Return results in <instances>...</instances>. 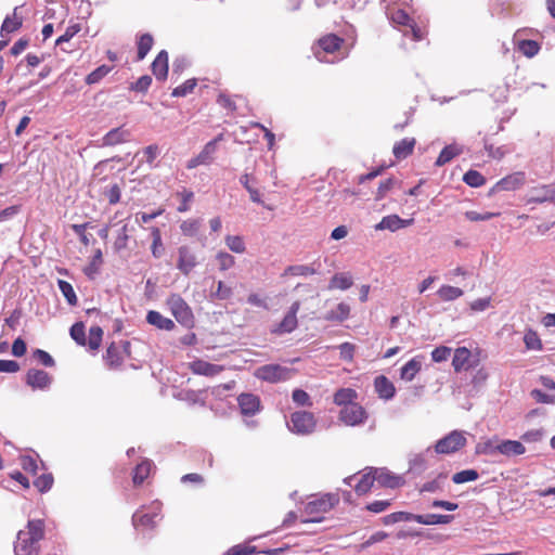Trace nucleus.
<instances>
[{
	"mask_svg": "<svg viewBox=\"0 0 555 555\" xmlns=\"http://www.w3.org/2000/svg\"><path fill=\"white\" fill-rule=\"evenodd\" d=\"M44 537V522L41 519L28 520L24 530H20L14 543L15 555H38L39 542Z\"/></svg>",
	"mask_w": 555,
	"mask_h": 555,
	"instance_id": "1",
	"label": "nucleus"
},
{
	"mask_svg": "<svg viewBox=\"0 0 555 555\" xmlns=\"http://www.w3.org/2000/svg\"><path fill=\"white\" fill-rule=\"evenodd\" d=\"M339 503V496L335 493H326L320 498L309 501L305 506L307 515L312 516L307 521H321L322 517H318L319 514H324L333 509Z\"/></svg>",
	"mask_w": 555,
	"mask_h": 555,
	"instance_id": "2",
	"label": "nucleus"
},
{
	"mask_svg": "<svg viewBox=\"0 0 555 555\" xmlns=\"http://www.w3.org/2000/svg\"><path fill=\"white\" fill-rule=\"evenodd\" d=\"M291 431L298 435H309L313 433L317 426L314 414L308 411H296L292 413L288 422Z\"/></svg>",
	"mask_w": 555,
	"mask_h": 555,
	"instance_id": "3",
	"label": "nucleus"
},
{
	"mask_svg": "<svg viewBox=\"0 0 555 555\" xmlns=\"http://www.w3.org/2000/svg\"><path fill=\"white\" fill-rule=\"evenodd\" d=\"M294 369L285 367L280 364H267L257 369L255 375L257 378L269 382H285L293 377Z\"/></svg>",
	"mask_w": 555,
	"mask_h": 555,
	"instance_id": "4",
	"label": "nucleus"
},
{
	"mask_svg": "<svg viewBox=\"0 0 555 555\" xmlns=\"http://www.w3.org/2000/svg\"><path fill=\"white\" fill-rule=\"evenodd\" d=\"M167 305L176 318V320L186 326L191 327L194 323V315L189 305L181 298V296L173 294L168 300Z\"/></svg>",
	"mask_w": 555,
	"mask_h": 555,
	"instance_id": "5",
	"label": "nucleus"
},
{
	"mask_svg": "<svg viewBox=\"0 0 555 555\" xmlns=\"http://www.w3.org/2000/svg\"><path fill=\"white\" fill-rule=\"evenodd\" d=\"M526 204H555V184H539L528 190L524 197Z\"/></svg>",
	"mask_w": 555,
	"mask_h": 555,
	"instance_id": "6",
	"label": "nucleus"
},
{
	"mask_svg": "<svg viewBox=\"0 0 555 555\" xmlns=\"http://www.w3.org/2000/svg\"><path fill=\"white\" fill-rule=\"evenodd\" d=\"M160 511L162 504L159 502L153 503L149 511L144 507L137 511L132 516L133 525L144 529H153L156 526Z\"/></svg>",
	"mask_w": 555,
	"mask_h": 555,
	"instance_id": "7",
	"label": "nucleus"
},
{
	"mask_svg": "<svg viewBox=\"0 0 555 555\" xmlns=\"http://www.w3.org/2000/svg\"><path fill=\"white\" fill-rule=\"evenodd\" d=\"M130 348L131 346L128 340L121 341V344L112 343L107 347L106 353L104 356L106 364L111 369L119 367L122 364L125 357L130 356Z\"/></svg>",
	"mask_w": 555,
	"mask_h": 555,
	"instance_id": "8",
	"label": "nucleus"
},
{
	"mask_svg": "<svg viewBox=\"0 0 555 555\" xmlns=\"http://www.w3.org/2000/svg\"><path fill=\"white\" fill-rule=\"evenodd\" d=\"M466 444V438L461 431H452L438 440L435 450L440 454H450L461 450Z\"/></svg>",
	"mask_w": 555,
	"mask_h": 555,
	"instance_id": "9",
	"label": "nucleus"
},
{
	"mask_svg": "<svg viewBox=\"0 0 555 555\" xmlns=\"http://www.w3.org/2000/svg\"><path fill=\"white\" fill-rule=\"evenodd\" d=\"M367 418L365 409L359 403H353L341 408L339 412V420L348 426H359Z\"/></svg>",
	"mask_w": 555,
	"mask_h": 555,
	"instance_id": "10",
	"label": "nucleus"
},
{
	"mask_svg": "<svg viewBox=\"0 0 555 555\" xmlns=\"http://www.w3.org/2000/svg\"><path fill=\"white\" fill-rule=\"evenodd\" d=\"M222 139H223V135L219 134L214 140L207 142L197 156L188 160L186 168L193 169L199 165H209L210 163H212L214 155L216 154L217 149H218L217 144Z\"/></svg>",
	"mask_w": 555,
	"mask_h": 555,
	"instance_id": "11",
	"label": "nucleus"
},
{
	"mask_svg": "<svg viewBox=\"0 0 555 555\" xmlns=\"http://www.w3.org/2000/svg\"><path fill=\"white\" fill-rule=\"evenodd\" d=\"M375 481L380 488L396 489L404 485V479L385 467H374Z\"/></svg>",
	"mask_w": 555,
	"mask_h": 555,
	"instance_id": "12",
	"label": "nucleus"
},
{
	"mask_svg": "<svg viewBox=\"0 0 555 555\" xmlns=\"http://www.w3.org/2000/svg\"><path fill=\"white\" fill-rule=\"evenodd\" d=\"M197 258L195 253L188 246H181L178 249L177 268L182 274H190L197 266Z\"/></svg>",
	"mask_w": 555,
	"mask_h": 555,
	"instance_id": "13",
	"label": "nucleus"
},
{
	"mask_svg": "<svg viewBox=\"0 0 555 555\" xmlns=\"http://www.w3.org/2000/svg\"><path fill=\"white\" fill-rule=\"evenodd\" d=\"M344 40L340 37L333 34L322 37L318 42L319 50L315 51L317 59L321 62H327V60L322 56V53H334L339 50Z\"/></svg>",
	"mask_w": 555,
	"mask_h": 555,
	"instance_id": "14",
	"label": "nucleus"
},
{
	"mask_svg": "<svg viewBox=\"0 0 555 555\" xmlns=\"http://www.w3.org/2000/svg\"><path fill=\"white\" fill-rule=\"evenodd\" d=\"M189 369L193 374L214 377L220 374L224 370V366L197 359L189 363Z\"/></svg>",
	"mask_w": 555,
	"mask_h": 555,
	"instance_id": "15",
	"label": "nucleus"
},
{
	"mask_svg": "<svg viewBox=\"0 0 555 555\" xmlns=\"http://www.w3.org/2000/svg\"><path fill=\"white\" fill-rule=\"evenodd\" d=\"M241 413L246 416H253L261 408L260 399L254 393H241L237 398Z\"/></svg>",
	"mask_w": 555,
	"mask_h": 555,
	"instance_id": "16",
	"label": "nucleus"
},
{
	"mask_svg": "<svg viewBox=\"0 0 555 555\" xmlns=\"http://www.w3.org/2000/svg\"><path fill=\"white\" fill-rule=\"evenodd\" d=\"M413 223V219H401L398 215L385 216L376 225L375 230H389L395 232Z\"/></svg>",
	"mask_w": 555,
	"mask_h": 555,
	"instance_id": "17",
	"label": "nucleus"
},
{
	"mask_svg": "<svg viewBox=\"0 0 555 555\" xmlns=\"http://www.w3.org/2000/svg\"><path fill=\"white\" fill-rule=\"evenodd\" d=\"M526 182V175L522 171H517L502 178L496 182L495 189L501 191H515L522 186Z\"/></svg>",
	"mask_w": 555,
	"mask_h": 555,
	"instance_id": "18",
	"label": "nucleus"
},
{
	"mask_svg": "<svg viewBox=\"0 0 555 555\" xmlns=\"http://www.w3.org/2000/svg\"><path fill=\"white\" fill-rule=\"evenodd\" d=\"M131 132L124 128V127H117L112 130H109L103 138H102V146H114L120 143L128 142L130 140Z\"/></svg>",
	"mask_w": 555,
	"mask_h": 555,
	"instance_id": "19",
	"label": "nucleus"
},
{
	"mask_svg": "<svg viewBox=\"0 0 555 555\" xmlns=\"http://www.w3.org/2000/svg\"><path fill=\"white\" fill-rule=\"evenodd\" d=\"M23 25V16L20 13V7H15L11 15H7L2 22L0 35L5 37L17 31Z\"/></svg>",
	"mask_w": 555,
	"mask_h": 555,
	"instance_id": "20",
	"label": "nucleus"
},
{
	"mask_svg": "<svg viewBox=\"0 0 555 555\" xmlns=\"http://www.w3.org/2000/svg\"><path fill=\"white\" fill-rule=\"evenodd\" d=\"M299 306L300 305L298 301H295L292 305L289 311L285 314V317L283 318V320L278 325V328L274 332L279 334L291 333L297 327V312L299 310Z\"/></svg>",
	"mask_w": 555,
	"mask_h": 555,
	"instance_id": "21",
	"label": "nucleus"
},
{
	"mask_svg": "<svg viewBox=\"0 0 555 555\" xmlns=\"http://www.w3.org/2000/svg\"><path fill=\"white\" fill-rule=\"evenodd\" d=\"M26 383L33 389H46L51 383V377L42 370L31 369L26 374Z\"/></svg>",
	"mask_w": 555,
	"mask_h": 555,
	"instance_id": "22",
	"label": "nucleus"
},
{
	"mask_svg": "<svg viewBox=\"0 0 555 555\" xmlns=\"http://www.w3.org/2000/svg\"><path fill=\"white\" fill-rule=\"evenodd\" d=\"M374 467H366L363 473L358 478L357 483L354 485V491L358 495L367 494L374 486L375 474L373 473Z\"/></svg>",
	"mask_w": 555,
	"mask_h": 555,
	"instance_id": "23",
	"label": "nucleus"
},
{
	"mask_svg": "<svg viewBox=\"0 0 555 555\" xmlns=\"http://www.w3.org/2000/svg\"><path fill=\"white\" fill-rule=\"evenodd\" d=\"M153 75L157 80H165L168 75V53L162 50L151 65Z\"/></svg>",
	"mask_w": 555,
	"mask_h": 555,
	"instance_id": "24",
	"label": "nucleus"
},
{
	"mask_svg": "<svg viewBox=\"0 0 555 555\" xmlns=\"http://www.w3.org/2000/svg\"><path fill=\"white\" fill-rule=\"evenodd\" d=\"M472 352L466 347L456 348L452 359V366L455 372L468 370L470 367Z\"/></svg>",
	"mask_w": 555,
	"mask_h": 555,
	"instance_id": "25",
	"label": "nucleus"
},
{
	"mask_svg": "<svg viewBox=\"0 0 555 555\" xmlns=\"http://www.w3.org/2000/svg\"><path fill=\"white\" fill-rule=\"evenodd\" d=\"M374 388L378 397L385 400L391 399L396 392L393 384L384 375H379L375 378Z\"/></svg>",
	"mask_w": 555,
	"mask_h": 555,
	"instance_id": "26",
	"label": "nucleus"
},
{
	"mask_svg": "<svg viewBox=\"0 0 555 555\" xmlns=\"http://www.w3.org/2000/svg\"><path fill=\"white\" fill-rule=\"evenodd\" d=\"M496 449L505 456L521 455L526 452L524 444L517 440H502L498 442Z\"/></svg>",
	"mask_w": 555,
	"mask_h": 555,
	"instance_id": "27",
	"label": "nucleus"
},
{
	"mask_svg": "<svg viewBox=\"0 0 555 555\" xmlns=\"http://www.w3.org/2000/svg\"><path fill=\"white\" fill-rule=\"evenodd\" d=\"M129 228L127 223H124L114 241L113 249L114 253L124 256L128 251V244L130 241Z\"/></svg>",
	"mask_w": 555,
	"mask_h": 555,
	"instance_id": "28",
	"label": "nucleus"
},
{
	"mask_svg": "<svg viewBox=\"0 0 555 555\" xmlns=\"http://www.w3.org/2000/svg\"><path fill=\"white\" fill-rule=\"evenodd\" d=\"M414 138H404L393 145L392 153L397 159H404L413 153L415 146Z\"/></svg>",
	"mask_w": 555,
	"mask_h": 555,
	"instance_id": "29",
	"label": "nucleus"
},
{
	"mask_svg": "<svg viewBox=\"0 0 555 555\" xmlns=\"http://www.w3.org/2000/svg\"><path fill=\"white\" fill-rule=\"evenodd\" d=\"M351 308L346 302H339L334 309L327 311L324 315V320L330 322H343L350 315Z\"/></svg>",
	"mask_w": 555,
	"mask_h": 555,
	"instance_id": "30",
	"label": "nucleus"
},
{
	"mask_svg": "<svg viewBox=\"0 0 555 555\" xmlns=\"http://www.w3.org/2000/svg\"><path fill=\"white\" fill-rule=\"evenodd\" d=\"M146 321L159 330L171 331L175 328L172 320L164 317L158 311L151 310L147 312Z\"/></svg>",
	"mask_w": 555,
	"mask_h": 555,
	"instance_id": "31",
	"label": "nucleus"
},
{
	"mask_svg": "<svg viewBox=\"0 0 555 555\" xmlns=\"http://www.w3.org/2000/svg\"><path fill=\"white\" fill-rule=\"evenodd\" d=\"M153 463L150 460H143L139 463L132 474V481L134 486H140L144 482L145 479L150 476L152 472Z\"/></svg>",
	"mask_w": 555,
	"mask_h": 555,
	"instance_id": "32",
	"label": "nucleus"
},
{
	"mask_svg": "<svg viewBox=\"0 0 555 555\" xmlns=\"http://www.w3.org/2000/svg\"><path fill=\"white\" fill-rule=\"evenodd\" d=\"M358 393L352 388H340L334 393V403L336 405L346 408V405L356 403Z\"/></svg>",
	"mask_w": 555,
	"mask_h": 555,
	"instance_id": "33",
	"label": "nucleus"
},
{
	"mask_svg": "<svg viewBox=\"0 0 555 555\" xmlns=\"http://www.w3.org/2000/svg\"><path fill=\"white\" fill-rule=\"evenodd\" d=\"M453 515L426 514L416 515L415 521L422 525H446L453 520Z\"/></svg>",
	"mask_w": 555,
	"mask_h": 555,
	"instance_id": "34",
	"label": "nucleus"
},
{
	"mask_svg": "<svg viewBox=\"0 0 555 555\" xmlns=\"http://www.w3.org/2000/svg\"><path fill=\"white\" fill-rule=\"evenodd\" d=\"M461 154V149H459L455 144L447 145L440 152L438 158L436 159L435 165L441 167L449 162H451L455 156Z\"/></svg>",
	"mask_w": 555,
	"mask_h": 555,
	"instance_id": "35",
	"label": "nucleus"
},
{
	"mask_svg": "<svg viewBox=\"0 0 555 555\" xmlns=\"http://www.w3.org/2000/svg\"><path fill=\"white\" fill-rule=\"evenodd\" d=\"M422 363L417 359H411L401 369V378L411 382L415 375L421 371Z\"/></svg>",
	"mask_w": 555,
	"mask_h": 555,
	"instance_id": "36",
	"label": "nucleus"
},
{
	"mask_svg": "<svg viewBox=\"0 0 555 555\" xmlns=\"http://www.w3.org/2000/svg\"><path fill=\"white\" fill-rule=\"evenodd\" d=\"M151 235H152V245H151L152 255L155 258H160L165 253V247H164V244L162 241L160 230L156 227H153L151 229Z\"/></svg>",
	"mask_w": 555,
	"mask_h": 555,
	"instance_id": "37",
	"label": "nucleus"
},
{
	"mask_svg": "<svg viewBox=\"0 0 555 555\" xmlns=\"http://www.w3.org/2000/svg\"><path fill=\"white\" fill-rule=\"evenodd\" d=\"M202 227V219L194 218L188 219L181 222L180 230L181 233L185 236L193 237L196 236Z\"/></svg>",
	"mask_w": 555,
	"mask_h": 555,
	"instance_id": "38",
	"label": "nucleus"
},
{
	"mask_svg": "<svg viewBox=\"0 0 555 555\" xmlns=\"http://www.w3.org/2000/svg\"><path fill=\"white\" fill-rule=\"evenodd\" d=\"M154 39L151 34H143L138 40V61H142L151 51Z\"/></svg>",
	"mask_w": 555,
	"mask_h": 555,
	"instance_id": "39",
	"label": "nucleus"
},
{
	"mask_svg": "<svg viewBox=\"0 0 555 555\" xmlns=\"http://www.w3.org/2000/svg\"><path fill=\"white\" fill-rule=\"evenodd\" d=\"M416 514L408 512H396L383 517L382 522L386 526L392 525L400 521H415Z\"/></svg>",
	"mask_w": 555,
	"mask_h": 555,
	"instance_id": "40",
	"label": "nucleus"
},
{
	"mask_svg": "<svg viewBox=\"0 0 555 555\" xmlns=\"http://www.w3.org/2000/svg\"><path fill=\"white\" fill-rule=\"evenodd\" d=\"M498 442L500 441L496 438L478 442L476 444L475 451L477 454L495 455L499 453V450L496 449Z\"/></svg>",
	"mask_w": 555,
	"mask_h": 555,
	"instance_id": "41",
	"label": "nucleus"
},
{
	"mask_svg": "<svg viewBox=\"0 0 555 555\" xmlns=\"http://www.w3.org/2000/svg\"><path fill=\"white\" fill-rule=\"evenodd\" d=\"M317 274L315 269L308 264H295L285 270L284 275L288 276H308Z\"/></svg>",
	"mask_w": 555,
	"mask_h": 555,
	"instance_id": "42",
	"label": "nucleus"
},
{
	"mask_svg": "<svg viewBox=\"0 0 555 555\" xmlns=\"http://www.w3.org/2000/svg\"><path fill=\"white\" fill-rule=\"evenodd\" d=\"M59 287L65 297L67 304L72 307L77 306L78 298L76 296V293L72 286L66 280H59Z\"/></svg>",
	"mask_w": 555,
	"mask_h": 555,
	"instance_id": "43",
	"label": "nucleus"
},
{
	"mask_svg": "<svg viewBox=\"0 0 555 555\" xmlns=\"http://www.w3.org/2000/svg\"><path fill=\"white\" fill-rule=\"evenodd\" d=\"M103 330L100 326H92L89 331L87 345L90 350H98L101 346Z\"/></svg>",
	"mask_w": 555,
	"mask_h": 555,
	"instance_id": "44",
	"label": "nucleus"
},
{
	"mask_svg": "<svg viewBox=\"0 0 555 555\" xmlns=\"http://www.w3.org/2000/svg\"><path fill=\"white\" fill-rule=\"evenodd\" d=\"M85 324L82 322H76L70 327V337L80 346H87V337L85 331Z\"/></svg>",
	"mask_w": 555,
	"mask_h": 555,
	"instance_id": "45",
	"label": "nucleus"
},
{
	"mask_svg": "<svg viewBox=\"0 0 555 555\" xmlns=\"http://www.w3.org/2000/svg\"><path fill=\"white\" fill-rule=\"evenodd\" d=\"M479 477V474L476 469H464L459 473H455L452 476V481L456 485L475 481Z\"/></svg>",
	"mask_w": 555,
	"mask_h": 555,
	"instance_id": "46",
	"label": "nucleus"
},
{
	"mask_svg": "<svg viewBox=\"0 0 555 555\" xmlns=\"http://www.w3.org/2000/svg\"><path fill=\"white\" fill-rule=\"evenodd\" d=\"M224 242L228 248L233 253L242 254L246 249L244 240L240 235H227Z\"/></svg>",
	"mask_w": 555,
	"mask_h": 555,
	"instance_id": "47",
	"label": "nucleus"
},
{
	"mask_svg": "<svg viewBox=\"0 0 555 555\" xmlns=\"http://www.w3.org/2000/svg\"><path fill=\"white\" fill-rule=\"evenodd\" d=\"M54 482L52 474L44 473L34 480V486L41 493L49 491Z\"/></svg>",
	"mask_w": 555,
	"mask_h": 555,
	"instance_id": "48",
	"label": "nucleus"
},
{
	"mask_svg": "<svg viewBox=\"0 0 555 555\" xmlns=\"http://www.w3.org/2000/svg\"><path fill=\"white\" fill-rule=\"evenodd\" d=\"M463 181L472 188H479L486 183L485 177L477 170H468L464 175Z\"/></svg>",
	"mask_w": 555,
	"mask_h": 555,
	"instance_id": "49",
	"label": "nucleus"
},
{
	"mask_svg": "<svg viewBox=\"0 0 555 555\" xmlns=\"http://www.w3.org/2000/svg\"><path fill=\"white\" fill-rule=\"evenodd\" d=\"M524 343H525L527 349H530V350H541L542 349V341H541L538 333L532 330H528L525 333Z\"/></svg>",
	"mask_w": 555,
	"mask_h": 555,
	"instance_id": "50",
	"label": "nucleus"
},
{
	"mask_svg": "<svg viewBox=\"0 0 555 555\" xmlns=\"http://www.w3.org/2000/svg\"><path fill=\"white\" fill-rule=\"evenodd\" d=\"M518 48H519V51L528 57H532V56L537 55L540 50V46L538 44V42L533 41V40H529V39L521 40L519 42Z\"/></svg>",
	"mask_w": 555,
	"mask_h": 555,
	"instance_id": "51",
	"label": "nucleus"
},
{
	"mask_svg": "<svg viewBox=\"0 0 555 555\" xmlns=\"http://www.w3.org/2000/svg\"><path fill=\"white\" fill-rule=\"evenodd\" d=\"M111 72V67L107 65H101L94 70H92L87 77L86 82L88 85L98 83L102 78H104Z\"/></svg>",
	"mask_w": 555,
	"mask_h": 555,
	"instance_id": "52",
	"label": "nucleus"
},
{
	"mask_svg": "<svg viewBox=\"0 0 555 555\" xmlns=\"http://www.w3.org/2000/svg\"><path fill=\"white\" fill-rule=\"evenodd\" d=\"M196 87V79H188L182 85L178 86L172 90L171 95L176 98L185 96L193 92L194 88Z\"/></svg>",
	"mask_w": 555,
	"mask_h": 555,
	"instance_id": "53",
	"label": "nucleus"
},
{
	"mask_svg": "<svg viewBox=\"0 0 555 555\" xmlns=\"http://www.w3.org/2000/svg\"><path fill=\"white\" fill-rule=\"evenodd\" d=\"M256 553H258L256 546L242 543L230 547L225 555H253Z\"/></svg>",
	"mask_w": 555,
	"mask_h": 555,
	"instance_id": "54",
	"label": "nucleus"
},
{
	"mask_svg": "<svg viewBox=\"0 0 555 555\" xmlns=\"http://www.w3.org/2000/svg\"><path fill=\"white\" fill-rule=\"evenodd\" d=\"M20 465L28 474L36 475L38 473L37 460L30 455H21Z\"/></svg>",
	"mask_w": 555,
	"mask_h": 555,
	"instance_id": "55",
	"label": "nucleus"
},
{
	"mask_svg": "<svg viewBox=\"0 0 555 555\" xmlns=\"http://www.w3.org/2000/svg\"><path fill=\"white\" fill-rule=\"evenodd\" d=\"M90 227L89 222H85L81 224H72V230L75 232V234L78 235L79 241L85 245L88 246L90 244V241L92 238L91 234H87L86 230Z\"/></svg>",
	"mask_w": 555,
	"mask_h": 555,
	"instance_id": "56",
	"label": "nucleus"
},
{
	"mask_svg": "<svg viewBox=\"0 0 555 555\" xmlns=\"http://www.w3.org/2000/svg\"><path fill=\"white\" fill-rule=\"evenodd\" d=\"M216 266L224 271L234 264V257L225 251H220L216 255Z\"/></svg>",
	"mask_w": 555,
	"mask_h": 555,
	"instance_id": "57",
	"label": "nucleus"
},
{
	"mask_svg": "<svg viewBox=\"0 0 555 555\" xmlns=\"http://www.w3.org/2000/svg\"><path fill=\"white\" fill-rule=\"evenodd\" d=\"M438 294L439 297L443 300H453L460 297L463 294V292L459 287L444 285L438 291Z\"/></svg>",
	"mask_w": 555,
	"mask_h": 555,
	"instance_id": "58",
	"label": "nucleus"
},
{
	"mask_svg": "<svg viewBox=\"0 0 555 555\" xmlns=\"http://www.w3.org/2000/svg\"><path fill=\"white\" fill-rule=\"evenodd\" d=\"M103 194L111 205H115L120 201L121 191L119 185L114 183L111 186L105 188Z\"/></svg>",
	"mask_w": 555,
	"mask_h": 555,
	"instance_id": "59",
	"label": "nucleus"
},
{
	"mask_svg": "<svg viewBox=\"0 0 555 555\" xmlns=\"http://www.w3.org/2000/svg\"><path fill=\"white\" fill-rule=\"evenodd\" d=\"M390 506V500H376L374 502L366 504L365 509L374 514H379L387 511Z\"/></svg>",
	"mask_w": 555,
	"mask_h": 555,
	"instance_id": "60",
	"label": "nucleus"
},
{
	"mask_svg": "<svg viewBox=\"0 0 555 555\" xmlns=\"http://www.w3.org/2000/svg\"><path fill=\"white\" fill-rule=\"evenodd\" d=\"M292 399L297 405L312 406L310 396L302 389H295L292 393Z\"/></svg>",
	"mask_w": 555,
	"mask_h": 555,
	"instance_id": "61",
	"label": "nucleus"
},
{
	"mask_svg": "<svg viewBox=\"0 0 555 555\" xmlns=\"http://www.w3.org/2000/svg\"><path fill=\"white\" fill-rule=\"evenodd\" d=\"M181 197V203L178 206L177 210L179 212H185L190 210V203L193 201L194 193L190 190L184 189L183 191L179 192L177 194Z\"/></svg>",
	"mask_w": 555,
	"mask_h": 555,
	"instance_id": "62",
	"label": "nucleus"
},
{
	"mask_svg": "<svg viewBox=\"0 0 555 555\" xmlns=\"http://www.w3.org/2000/svg\"><path fill=\"white\" fill-rule=\"evenodd\" d=\"M152 85V77L149 75L141 76L135 82H133L130 87L131 90L137 92H146Z\"/></svg>",
	"mask_w": 555,
	"mask_h": 555,
	"instance_id": "63",
	"label": "nucleus"
},
{
	"mask_svg": "<svg viewBox=\"0 0 555 555\" xmlns=\"http://www.w3.org/2000/svg\"><path fill=\"white\" fill-rule=\"evenodd\" d=\"M340 358L345 361L351 362L353 360L356 346L351 343H343L338 347Z\"/></svg>",
	"mask_w": 555,
	"mask_h": 555,
	"instance_id": "64",
	"label": "nucleus"
}]
</instances>
